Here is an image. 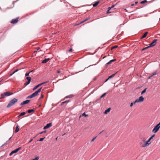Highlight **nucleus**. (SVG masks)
I'll return each instance as SVG.
<instances>
[{"label": "nucleus", "mask_w": 160, "mask_h": 160, "mask_svg": "<svg viewBox=\"0 0 160 160\" xmlns=\"http://www.w3.org/2000/svg\"><path fill=\"white\" fill-rule=\"evenodd\" d=\"M18 101V100L17 99L15 98H13L10 101L8 105L7 106V107L9 108L11 106L14 105Z\"/></svg>", "instance_id": "nucleus-1"}, {"label": "nucleus", "mask_w": 160, "mask_h": 160, "mask_svg": "<svg viewBox=\"0 0 160 160\" xmlns=\"http://www.w3.org/2000/svg\"><path fill=\"white\" fill-rule=\"evenodd\" d=\"M42 88V87H41L35 92L33 93L31 95L28 96L27 97V98H31L37 96L38 95V93L40 92L41 91Z\"/></svg>", "instance_id": "nucleus-2"}, {"label": "nucleus", "mask_w": 160, "mask_h": 160, "mask_svg": "<svg viewBox=\"0 0 160 160\" xmlns=\"http://www.w3.org/2000/svg\"><path fill=\"white\" fill-rule=\"evenodd\" d=\"M144 100V98L142 96H140L139 97V99H136L135 102H131L130 105V106L132 107L133 104H135L136 103L142 102Z\"/></svg>", "instance_id": "nucleus-3"}, {"label": "nucleus", "mask_w": 160, "mask_h": 160, "mask_svg": "<svg viewBox=\"0 0 160 160\" xmlns=\"http://www.w3.org/2000/svg\"><path fill=\"white\" fill-rule=\"evenodd\" d=\"M160 128V122L152 130L154 133H156Z\"/></svg>", "instance_id": "nucleus-4"}, {"label": "nucleus", "mask_w": 160, "mask_h": 160, "mask_svg": "<svg viewBox=\"0 0 160 160\" xmlns=\"http://www.w3.org/2000/svg\"><path fill=\"white\" fill-rule=\"evenodd\" d=\"M150 141H151V140L149 138V139L148 140V141L145 142V143H144V144H142V145L141 147L142 148H145L146 147L148 146L151 143L150 142Z\"/></svg>", "instance_id": "nucleus-5"}, {"label": "nucleus", "mask_w": 160, "mask_h": 160, "mask_svg": "<svg viewBox=\"0 0 160 160\" xmlns=\"http://www.w3.org/2000/svg\"><path fill=\"white\" fill-rule=\"evenodd\" d=\"M21 147H19L18 148L16 149L15 150L12 151L10 154L9 155L10 156H11L14 153H16L18 151L21 150Z\"/></svg>", "instance_id": "nucleus-6"}, {"label": "nucleus", "mask_w": 160, "mask_h": 160, "mask_svg": "<svg viewBox=\"0 0 160 160\" xmlns=\"http://www.w3.org/2000/svg\"><path fill=\"white\" fill-rule=\"evenodd\" d=\"M157 40V39L154 40L152 42L149 44V47H152L154 46L156 43V41Z\"/></svg>", "instance_id": "nucleus-7"}, {"label": "nucleus", "mask_w": 160, "mask_h": 160, "mask_svg": "<svg viewBox=\"0 0 160 160\" xmlns=\"http://www.w3.org/2000/svg\"><path fill=\"white\" fill-rule=\"evenodd\" d=\"M19 18H17L15 19L12 20L11 22V23L12 24L17 23L18 21Z\"/></svg>", "instance_id": "nucleus-8"}, {"label": "nucleus", "mask_w": 160, "mask_h": 160, "mask_svg": "<svg viewBox=\"0 0 160 160\" xmlns=\"http://www.w3.org/2000/svg\"><path fill=\"white\" fill-rule=\"evenodd\" d=\"M52 125L51 123H49L47 124V125L44 127L43 129H46L49 128L50 127H51L52 126Z\"/></svg>", "instance_id": "nucleus-9"}, {"label": "nucleus", "mask_w": 160, "mask_h": 160, "mask_svg": "<svg viewBox=\"0 0 160 160\" xmlns=\"http://www.w3.org/2000/svg\"><path fill=\"white\" fill-rule=\"evenodd\" d=\"M30 101V100H27L23 101L22 102L20 103V105H22L24 104L28 103Z\"/></svg>", "instance_id": "nucleus-10"}, {"label": "nucleus", "mask_w": 160, "mask_h": 160, "mask_svg": "<svg viewBox=\"0 0 160 160\" xmlns=\"http://www.w3.org/2000/svg\"><path fill=\"white\" fill-rule=\"evenodd\" d=\"M26 79L28 80V82H27L26 85H27L29 84L30 82L31 79L30 77H26Z\"/></svg>", "instance_id": "nucleus-11"}, {"label": "nucleus", "mask_w": 160, "mask_h": 160, "mask_svg": "<svg viewBox=\"0 0 160 160\" xmlns=\"http://www.w3.org/2000/svg\"><path fill=\"white\" fill-rule=\"evenodd\" d=\"M4 95L5 96H9L10 95L12 94V93H10L9 92H4Z\"/></svg>", "instance_id": "nucleus-12"}, {"label": "nucleus", "mask_w": 160, "mask_h": 160, "mask_svg": "<svg viewBox=\"0 0 160 160\" xmlns=\"http://www.w3.org/2000/svg\"><path fill=\"white\" fill-rule=\"evenodd\" d=\"M110 110H111L110 108H108V109H107L105 111L104 113L105 114H107L108 112H109L110 111Z\"/></svg>", "instance_id": "nucleus-13"}, {"label": "nucleus", "mask_w": 160, "mask_h": 160, "mask_svg": "<svg viewBox=\"0 0 160 160\" xmlns=\"http://www.w3.org/2000/svg\"><path fill=\"white\" fill-rule=\"evenodd\" d=\"M116 61V59H112L109 62H108L107 63H106V65H108L110 64L112 62H113L114 61Z\"/></svg>", "instance_id": "nucleus-14"}, {"label": "nucleus", "mask_w": 160, "mask_h": 160, "mask_svg": "<svg viewBox=\"0 0 160 160\" xmlns=\"http://www.w3.org/2000/svg\"><path fill=\"white\" fill-rule=\"evenodd\" d=\"M89 19H90V18L86 19H85L83 21L81 22L80 23L76 24V25H79L80 24L82 23H83V22H84L87 21Z\"/></svg>", "instance_id": "nucleus-15"}, {"label": "nucleus", "mask_w": 160, "mask_h": 160, "mask_svg": "<svg viewBox=\"0 0 160 160\" xmlns=\"http://www.w3.org/2000/svg\"><path fill=\"white\" fill-rule=\"evenodd\" d=\"M50 59L49 58H47V59H45L42 62V63H45L47 62Z\"/></svg>", "instance_id": "nucleus-16"}, {"label": "nucleus", "mask_w": 160, "mask_h": 160, "mask_svg": "<svg viewBox=\"0 0 160 160\" xmlns=\"http://www.w3.org/2000/svg\"><path fill=\"white\" fill-rule=\"evenodd\" d=\"M148 33V32H145L144 33V35L142 36V37H141V39H143V38H144L145 37H146Z\"/></svg>", "instance_id": "nucleus-17"}, {"label": "nucleus", "mask_w": 160, "mask_h": 160, "mask_svg": "<svg viewBox=\"0 0 160 160\" xmlns=\"http://www.w3.org/2000/svg\"><path fill=\"white\" fill-rule=\"evenodd\" d=\"M157 74V71H155V72H153L152 74L149 77V78L150 79L151 77H152L153 76L156 75Z\"/></svg>", "instance_id": "nucleus-18"}, {"label": "nucleus", "mask_w": 160, "mask_h": 160, "mask_svg": "<svg viewBox=\"0 0 160 160\" xmlns=\"http://www.w3.org/2000/svg\"><path fill=\"white\" fill-rule=\"evenodd\" d=\"M19 126H17L16 127V129L15 130V133L17 132H18V131H19Z\"/></svg>", "instance_id": "nucleus-19"}, {"label": "nucleus", "mask_w": 160, "mask_h": 160, "mask_svg": "<svg viewBox=\"0 0 160 160\" xmlns=\"http://www.w3.org/2000/svg\"><path fill=\"white\" fill-rule=\"evenodd\" d=\"M141 139L142 141H143L144 143H145V142L146 141V138H145L144 137H142L141 138Z\"/></svg>", "instance_id": "nucleus-20"}, {"label": "nucleus", "mask_w": 160, "mask_h": 160, "mask_svg": "<svg viewBox=\"0 0 160 160\" xmlns=\"http://www.w3.org/2000/svg\"><path fill=\"white\" fill-rule=\"evenodd\" d=\"M26 114V113L24 112H22L20 113V114L18 116V117L19 118L20 117L23 116L24 115H25Z\"/></svg>", "instance_id": "nucleus-21"}, {"label": "nucleus", "mask_w": 160, "mask_h": 160, "mask_svg": "<svg viewBox=\"0 0 160 160\" xmlns=\"http://www.w3.org/2000/svg\"><path fill=\"white\" fill-rule=\"evenodd\" d=\"M99 2H96L95 3H94L93 5V7H96L98 5V4H99Z\"/></svg>", "instance_id": "nucleus-22"}, {"label": "nucleus", "mask_w": 160, "mask_h": 160, "mask_svg": "<svg viewBox=\"0 0 160 160\" xmlns=\"http://www.w3.org/2000/svg\"><path fill=\"white\" fill-rule=\"evenodd\" d=\"M117 72L116 73H114V74H112V75H111V76H109V77H108V79H110L111 78H112L113 77L115 76V74H116Z\"/></svg>", "instance_id": "nucleus-23"}, {"label": "nucleus", "mask_w": 160, "mask_h": 160, "mask_svg": "<svg viewBox=\"0 0 160 160\" xmlns=\"http://www.w3.org/2000/svg\"><path fill=\"white\" fill-rule=\"evenodd\" d=\"M69 102V101H68V100H66V101H65L64 102H62L61 103V105H63L64 104L66 103H68Z\"/></svg>", "instance_id": "nucleus-24"}, {"label": "nucleus", "mask_w": 160, "mask_h": 160, "mask_svg": "<svg viewBox=\"0 0 160 160\" xmlns=\"http://www.w3.org/2000/svg\"><path fill=\"white\" fill-rule=\"evenodd\" d=\"M34 109H30V110H29L28 111V113H31L32 112H34Z\"/></svg>", "instance_id": "nucleus-25"}, {"label": "nucleus", "mask_w": 160, "mask_h": 160, "mask_svg": "<svg viewBox=\"0 0 160 160\" xmlns=\"http://www.w3.org/2000/svg\"><path fill=\"white\" fill-rule=\"evenodd\" d=\"M5 96L4 95V93L3 94H2L1 95V97L0 98V99L3 98H5Z\"/></svg>", "instance_id": "nucleus-26"}, {"label": "nucleus", "mask_w": 160, "mask_h": 160, "mask_svg": "<svg viewBox=\"0 0 160 160\" xmlns=\"http://www.w3.org/2000/svg\"><path fill=\"white\" fill-rule=\"evenodd\" d=\"M39 86V85H37L36 86H35L32 89V90H35V89H37L38 88Z\"/></svg>", "instance_id": "nucleus-27"}, {"label": "nucleus", "mask_w": 160, "mask_h": 160, "mask_svg": "<svg viewBox=\"0 0 160 160\" xmlns=\"http://www.w3.org/2000/svg\"><path fill=\"white\" fill-rule=\"evenodd\" d=\"M147 89V88H145L141 92V95H142L143 93L145 92L146 90Z\"/></svg>", "instance_id": "nucleus-28"}, {"label": "nucleus", "mask_w": 160, "mask_h": 160, "mask_svg": "<svg viewBox=\"0 0 160 160\" xmlns=\"http://www.w3.org/2000/svg\"><path fill=\"white\" fill-rule=\"evenodd\" d=\"M113 5L111 7H109L108 8V10H111V9L112 8H113L114 7V6L115 5Z\"/></svg>", "instance_id": "nucleus-29"}, {"label": "nucleus", "mask_w": 160, "mask_h": 160, "mask_svg": "<svg viewBox=\"0 0 160 160\" xmlns=\"http://www.w3.org/2000/svg\"><path fill=\"white\" fill-rule=\"evenodd\" d=\"M147 2V0H144L143 1L141 2H140V3H141L142 4H144Z\"/></svg>", "instance_id": "nucleus-30"}, {"label": "nucleus", "mask_w": 160, "mask_h": 160, "mask_svg": "<svg viewBox=\"0 0 160 160\" xmlns=\"http://www.w3.org/2000/svg\"><path fill=\"white\" fill-rule=\"evenodd\" d=\"M118 47V46H117V45H115V46H114L113 47H112L111 48V50H112L113 49H115V48H117Z\"/></svg>", "instance_id": "nucleus-31"}, {"label": "nucleus", "mask_w": 160, "mask_h": 160, "mask_svg": "<svg viewBox=\"0 0 160 160\" xmlns=\"http://www.w3.org/2000/svg\"><path fill=\"white\" fill-rule=\"evenodd\" d=\"M82 116H85V117H87L88 116V115H86V114H85V112H84L82 115Z\"/></svg>", "instance_id": "nucleus-32"}, {"label": "nucleus", "mask_w": 160, "mask_h": 160, "mask_svg": "<svg viewBox=\"0 0 160 160\" xmlns=\"http://www.w3.org/2000/svg\"><path fill=\"white\" fill-rule=\"evenodd\" d=\"M33 71V70H32L30 71L28 73H27L25 74V76H28L29 75V74L31 72H32Z\"/></svg>", "instance_id": "nucleus-33"}, {"label": "nucleus", "mask_w": 160, "mask_h": 160, "mask_svg": "<svg viewBox=\"0 0 160 160\" xmlns=\"http://www.w3.org/2000/svg\"><path fill=\"white\" fill-rule=\"evenodd\" d=\"M106 93H104L103 94H102L101 96L100 97V98H102L103 97H104V96H105L106 95Z\"/></svg>", "instance_id": "nucleus-34"}, {"label": "nucleus", "mask_w": 160, "mask_h": 160, "mask_svg": "<svg viewBox=\"0 0 160 160\" xmlns=\"http://www.w3.org/2000/svg\"><path fill=\"white\" fill-rule=\"evenodd\" d=\"M155 134H153L152 136H151L149 138V139L151 140H152L153 138L155 137Z\"/></svg>", "instance_id": "nucleus-35"}, {"label": "nucleus", "mask_w": 160, "mask_h": 160, "mask_svg": "<svg viewBox=\"0 0 160 160\" xmlns=\"http://www.w3.org/2000/svg\"><path fill=\"white\" fill-rule=\"evenodd\" d=\"M45 138V137H44L43 138H40V139L39 140V141H42Z\"/></svg>", "instance_id": "nucleus-36"}, {"label": "nucleus", "mask_w": 160, "mask_h": 160, "mask_svg": "<svg viewBox=\"0 0 160 160\" xmlns=\"http://www.w3.org/2000/svg\"><path fill=\"white\" fill-rule=\"evenodd\" d=\"M43 82V83H40L39 84H38V85H39V86H41V85L46 83V82Z\"/></svg>", "instance_id": "nucleus-37"}, {"label": "nucleus", "mask_w": 160, "mask_h": 160, "mask_svg": "<svg viewBox=\"0 0 160 160\" xmlns=\"http://www.w3.org/2000/svg\"><path fill=\"white\" fill-rule=\"evenodd\" d=\"M97 137V136L95 137H94V138H93L91 140V142H93L94 141V140H95V139Z\"/></svg>", "instance_id": "nucleus-38"}, {"label": "nucleus", "mask_w": 160, "mask_h": 160, "mask_svg": "<svg viewBox=\"0 0 160 160\" xmlns=\"http://www.w3.org/2000/svg\"><path fill=\"white\" fill-rule=\"evenodd\" d=\"M43 97H44V95L42 94H41V97L40 98V99H42V98H43Z\"/></svg>", "instance_id": "nucleus-39"}, {"label": "nucleus", "mask_w": 160, "mask_h": 160, "mask_svg": "<svg viewBox=\"0 0 160 160\" xmlns=\"http://www.w3.org/2000/svg\"><path fill=\"white\" fill-rule=\"evenodd\" d=\"M46 132V131H44L41 132L40 133V134H42V133H45V132Z\"/></svg>", "instance_id": "nucleus-40"}, {"label": "nucleus", "mask_w": 160, "mask_h": 160, "mask_svg": "<svg viewBox=\"0 0 160 160\" xmlns=\"http://www.w3.org/2000/svg\"><path fill=\"white\" fill-rule=\"evenodd\" d=\"M72 51V48H70V49H69V51H69V52H71Z\"/></svg>", "instance_id": "nucleus-41"}, {"label": "nucleus", "mask_w": 160, "mask_h": 160, "mask_svg": "<svg viewBox=\"0 0 160 160\" xmlns=\"http://www.w3.org/2000/svg\"><path fill=\"white\" fill-rule=\"evenodd\" d=\"M149 47H149V46H148V47H146L145 48H145V49H147L148 48H149Z\"/></svg>", "instance_id": "nucleus-42"}, {"label": "nucleus", "mask_w": 160, "mask_h": 160, "mask_svg": "<svg viewBox=\"0 0 160 160\" xmlns=\"http://www.w3.org/2000/svg\"><path fill=\"white\" fill-rule=\"evenodd\" d=\"M109 11V10H108L107 11V13H111V12H110Z\"/></svg>", "instance_id": "nucleus-43"}, {"label": "nucleus", "mask_w": 160, "mask_h": 160, "mask_svg": "<svg viewBox=\"0 0 160 160\" xmlns=\"http://www.w3.org/2000/svg\"><path fill=\"white\" fill-rule=\"evenodd\" d=\"M57 72L58 73H60L61 72V71L60 70H59L57 71Z\"/></svg>", "instance_id": "nucleus-44"}, {"label": "nucleus", "mask_w": 160, "mask_h": 160, "mask_svg": "<svg viewBox=\"0 0 160 160\" xmlns=\"http://www.w3.org/2000/svg\"><path fill=\"white\" fill-rule=\"evenodd\" d=\"M33 140V139H31L30 140V141H29V142H28L29 143H30V142H31Z\"/></svg>", "instance_id": "nucleus-45"}, {"label": "nucleus", "mask_w": 160, "mask_h": 160, "mask_svg": "<svg viewBox=\"0 0 160 160\" xmlns=\"http://www.w3.org/2000/svg\"><path fill=\"white\" fill-rule=\"evenodd\" d=\"M15 72H14H14H13L12 74H10V76H12V75L13 74H14Z\"/></svg>", "instance_id": "nucleus-46"}, {"label": "nucleus", "mask_w": 160, "mask_h": 160, "mask_svg": "<svg viewBox=\"0 0 160 160\" xmlns=\"http://www.w3.org/2000/svg\"><path fill=\"white\" fill-rule=\"evenodd\" d=\"M18 71V69L16 70H15L14 71V72H17Z\"/></svg>", "instance_id": "nucleus-47"}, {"label": "nucleus", "mask_w": 160, "mask_h": 160, "mask_svg": "<svg viewBox=\"0 0 160 160\" xmlns=\"http://www.w3.org/2000/svg\"><path fill=\"white\" fill-rule=\"evenodd\" d=\"M37 50H39V49L40 48L39 47H38L37 48Z\"/></svg>", "instance_id": "nucleus-48"}, {"label": "nucleus", "mask_w": 160, "mask_h": 160, "mask_svg": "<svg viewBox=\"0 0 160 160\" xmlns=\"http://www.w3.org/2000/svg\"><path fill=\"white\" fill-rule=\"evenodd\" d=\"M138 3V2H137V1L136 2H135V4H137Z\"/></svg>", "instance_id": "nucleus-49"}, {"label": "nucleus", "mask_w": 160, "mask_h": 160, "mask_svg": "<svg viewBox=\"0 0 160 160\" xmlns=\"http://www.w3.org/2000/svg\"><path fill=\"white\" fill-rule=\"evenodd\" d=\"M145 50V48H143L142 50V51H144V50Z\"/></svg>", "instance_id": "nucleus-50"}, {"label": "nucleus", "mask_w": 160, "mask_h": 160, "mask_svg": "<svg viewBox=\"0 0 160 160\" xmlns=\"http://www.w3.org/2000/svg\"><path fill=\"white\" fill-rule=\"evenodd\" d=\"M134 6V4H131V6Z\"/></svg>", "instance_id": "nucleus-51"}, {"label": "nucleus", "mask_w": 160, "mask_h": 160, "mask_svg": "<svg viewBox=\"0 0 160 160\" xmlns=\"http://www.w3.org/2000/svg\"><path fill=\"white\" fill-rule=\"evenodd\" d=\"M109 79H108V78L106 80L105 82H107L108 80Z\"/></svg>", "instance_id": "nucleus-52"}, {"label": "nucleus", "mask_w": 160, "mask_h": 160, "mask_svg": "<svg viewBox=\"0 0 160 160\" xmlns=\"http://www.w3.org/2000/svg\"><path fill=\"white\" fill-rule=\"evenodd\" d=\"M103 131H102L101 132L99 133V134H101L102 132Z\"/></svg>", "instance_id": "nucleus-53"}, {"label": "nucleus", "mask_w": 160, "mask_h": 160, "mask_svg": "<svg viewBox=\"0 0 160 160\" xmlns=\"http://www.w3.org/2000/svg\"><path fill=\"white\" fill-rule=\"evenodd\" d=\"M106 56H105L103 58H105Z\"/></svg>", "instance_id": "nucleus-54"}, {"label": "nucleus", "mask_w": 160, "mask_h": 160, "mask_svg": "<svg viewBox=\"0 0 160 160\" xmlns=\"http://www.w3.org/2000/svg\"><path fill=\"white\" fill-rule=\"evenodd\" d=\"M57 138H56V140H57Z\"/></svg>", "instance_id": "nucleus-55"}, {"label": "nucleus", "mask_w": 160, "mask_h": 160, "mask_svg": "<svg viewBox=\"0 0 160 160\" xmlns=\"http://www.w3.org/2000/svg\"><path fill=\"white\" fill-rule=\"evenodd\" d=\"M11 137H10L9 139V140H10L11 139Z\"/></svg>", "instance_id": "nucleus-56"}, {"label": "nucleus", "mask_w": 160, "mask_h": 160, "mask_svg": "<svg viewBox=\"0 0 160 160\" xmlns=\"http://www.w3.org/2000/svg\"><path fill=\"white\" fill-rule=\"evenodd\" d=\"M41 106V105H39V107H40Z\"/></svg>", "instance_id": "nucleus-57"}, {"label": "nucleus", "mask_w": 160, "mask_h": 160, "mask_svg": "<svg viewBox=\"0 0 160 160\" xmlns=\"http://www.w3.org/2000/svg\"><path fill=\"white\" fill-rule=\"evenodd\" d=\"M142 143H140V144H142Z\"/></svg>", "instance_id": "nucleus-58"}]
</instances>
